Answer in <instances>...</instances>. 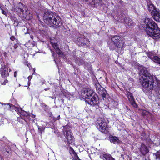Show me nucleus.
Segmentation results:
<instances>
[{
  "label": "nucleus",
  "instance_id": "f257e3e1",
  "mask_svg": "<svg viewBox=\"0 0 160 160\" xmlns=\"http://www.w3.org/2000/svg\"><path fill=\"white\" fill-rule=\"evenodd\" d=\"M143 28L147 34L153 39L160 38V30L155 22L148 18H145Z\"/></svg>",
  "mask_w": 160,
  "mask_h": 160
},
{
  "label": "nucleus",
  "instance_id": "f03ea898",
  "mask_svg": "<svg viewBox=\"0 0 160 160\" xmlns=\"http://www.w3.org/2000/svg\"><path fill=\"white\" fill-rule=\"evenodd\" d=\"M41 16L43 17L44 22L48 25L52 26L54 25L58 27L62 25L61 18L54 12L44 11Z\"/></svg>",
  "mask_w": 160,
  "mask_h": 160
},
{
  "label": "nucleus",
  "instance_id": "7ed1b4c3",
  "mask_svg": "<svg viewBox=\"0 0 160 160\" xmlns=\"http://www.w3.org/2000/svg\"><path fill=\"white\" fill-rule=\"evenodd\" d=\"M143 80L141 84L142 90L146 94L151 93L153 88V84L155 77H151Z\"/></svg>",
  "mask_w": 160,
  "mask_h": 160
},
{
  "label": "nucleus",
  "instance_id": "20e7f679",
  "mask_svg": "<svg viewBox=\"0 0 160 160\" xmlns=\"http://www.w3.org/2000/svg\"><path fill=\"white\" fill-rule=\"evenodd\" d=\"M111 41L113 43V44L108 43L110 49L111 50H114L115 47L118 48L122 49L125 47V44L124 42L120 39V37L119 36L115 35L112 37Z\"/></svg>",
  "mask_w": 160,
  "mask_h": 160
},
{
  "label": "nucleus",
  "instance_id": "39448f33",
  "mask_svg": "<svg viewBox=\"0 0 160 160\" xmlns=\"http://www.w3.org/2000/svg\"><path fill=\"white\" fill-rule=\"evenodd\" d=\"M63 133L67 139L68 143L69 144H72L73 142L74 138L71 132L70 128L68 125L63 126Z\"/></svg>",
  "mask_w": 160,
  "mask_h": 160
},
{
  "label": "nucleus",
  "instance_id": "423d86ee",
  "mask_svg": "<svg viewBox=\"0 0 160 160\" xmlns=\"http://www.w3.org/2000/svg\"><path fill=\"white\" fill-rule=\"evenodd\" d=\"M97 128L103 133L107 132V123L103 118H99L96 123Z\"/></svg>",
  "mask_w": 160,
  "mask_h": 160
},
{
  "label": "nucleus",
  "instance_id": "0eeeda50",
  "mask_svg": "<svg viewBox=\"0 0 160 160\" xmlns=\"http://www.w3.org/2000/svg\"><path fill=\"white\" fill-rule=\"evenodd\" d=\"M81 93L83 97L85 98V101L86 99H88L90 98L96 94L92 89L89 88H84L82 91Z\"/></svg>",
  "mask_w": 160,
  "mask_h": 160
},
{
  "label": "nucleus",
  "instance_id": "6e6552de",
  "mask_svg": "<svg viewBox=\"0 0 160 160\" xmlns=\"http://www.w3.org/2000/svg\"><path fill=\"white\" fill-rule=\"evenodd\" d=\"M99 102V98L96 94L93 96L91 98H90L89 99H86V102H87L88 104L92 106H98Z\"/></svg>",
  "mask_w": 160,
  "mask_h": 160
},
{
  "label": "nucleus",
  "instance_id": "1a4fd4ad",
  "mask_svg": "<svg viewBox=\"0 0 160 160\" xmlns=\"http://www.w3.org/2000/svg\"><path fill=\"white\" fill-rule=\"evenodd\" d=\"M95 86L97 92L100 95H101L103 98H106L108 96L106 91L103 88L101 87L99 84H96Z\"/></svg>",
  "mask_w": 160,
  "mask_h": 160
},
{
  "label": "nucleus",
  "instance_id": "9d476101",
  "mask_svg": "<svg viewBox=\"0 0 160 160\" xmlns=\"http://www.w3.org/2000/svg\"><path fill=\"white\" fill-rule=\"evenodd\" d=\"M148 56L152 61L160 64V58L156 56V53L154 51L149 52L148 53Z\"/></svg>",
  "mask_w": 160,
  "mask_h": 160
},
{
  "label": "nucleus",
  "instance_id": "9b49d317",
  "mask_svg": "<svg viewBox=\"0 0 160 160\" xmlns=\"http://www.w3.org/2000/svg\"><path fill=\"white\" fill-rule=\"evenodd\" d=\"M139 74L143 79L147 78L148 77L149 78L150 76L154 77L148 73L147 68H142L140 70Z\"/></svg>",
  "mask_w": 160,
  "mask_h": 160
},
{
  "label": "nucleus",
  "instance_id": "f8f14e48",
  "mask_svg": "<svg viewBox=\"0 0 160 160\" xmlns=\"http://www.w3.org/2000/svg\"><path fill=\"white\" fill-rule=\"evenodd\" d=\"M127 96L131 104L134 108L137 107V105L135 102L132 94L129 92H127Z\"/></svg>",
  "mask_w": 160,
  "mask_h": 160
},
{
  "label": "nucleus",
  "instance_id": "ddd939ff",
  "mask_svg": "<svg viewBox=\"0 0 160 160\" xmlns=\"http://www.w3.org/2000/svg\"><path fill=\"white\" fill-rule=\"evenodd\" d=\"M88 40L85 39L84 37H79L76 41V44L79 46H83L86 45L85 42Z\"/></svg>",
  "mask_w": 160,
  "mask_h": 160
},
{
  "label": "nucleus",
  "instance_id": "4468645a",
  "mask_svg": "<svg viewBox=\"0 0 160 160\" xmlns=\"http://www.w3.org/2000/svg\"><path fill=\"white\" fill-rule=\"evenodd\" d=\"M153 18L156 21L160 22V12L159 11H150Z\"/></svg>",
  "mask_w": 160,
  "mask_h": 160
},
{
  "label": "nucleus",
  "instance_id": "2eb2a0df",
  "mask_svg": "<svg viewBox=\"0 0 160 160\" xmlns=\"http://www.w3.org/2000/svg\"><path fill=\"white\" fill-rule=\"evenodd\" d=\"M1 76L3 78H7L9 75L8 68L7 66H3L0 69Z\"/></svg>",
  "mask_w": 160,
  "mask_h": 160
},
{
  "label": "nucleus",
  "instance_id": "dca6fc26",
  "mask_svg": "<svg viewBox=\"0 0 160 160\" xmlns=\"http://www.w3.org/2000/svg\"><path fill=\"white\" fill-rule=\"evenodd\" d=\"M140 151L142 154L143 155H146L149 152L147 147L144 144H142L141 145Z\"/></svg>",
  "mask_w": 160,
  "mask_h": 160
},
{
  "label": "nucleus",
  "instance_id": "f3484780",
  "mask_svg": "<svg viewBox=\"0 0 160 160\" xmlns=\"http://www.w3.org/2000/svg\"><path fill=\"white\" fill-rule=\"evenodd\" d=\"M109 139L111 142L114 144H119L120 142L118 138L114 136H110Z\"/></svg>",
  "mask_w": 160,
  "mask_h": 160
},
{
  "label": "nucleus",
  "instance_id": "a211bd4d",
  "mask_svg": "<svg viewBox=\"0 0 160 160\" xmlns=\"http://www.w3.org/2000/svg\"><path fill=\"white\" fill-rule=\"evenodd\" d=\"M100 158L103 160H115L110 154H104L101 156Z\"/></svg>",
  "mask_w": 160,
  "mask_h": 160
},
{
  "label": "nucleus",
  "instance_id": "6ab92c4d",
  "mask_svg": "<svg viewBox=\"0 0 160 160\" xmlns=\"http://www.w3.org/2000/svg\"><path fill=\"white\" fill-rule=\"evenodd\" d=\"M123 19H124V21L126 24L129 26L132 25L133 22L130 18L128 17H127L125 18H124Z\"/></svg>",
  "mask_w": 160,
  "mask_h": 160
},
{
  "label": "nucleus",
  "instance_id": "aec40b11",
  "mask_svg": "<svg viewBox=\"0 0 160 160\" xmlns=\"http://www.w3.org/2000/svg\"><path fill=\"white\" fill-rule=\"evenodd\" d=\"M17 110L21 116L26 117L28 116V112L22 110L21 108H17Z\"/></svg>",
  "mask_w": 160,
  "mask_h": 160
},
{
  "label": "nucleus",
  "instance_id": "412c9836",
  "mask_svg": "<svg viewBox=\"0 0 160 160\" xmlns=\"http://www.w3.org/2000/svg\"><path fill=\"white\" fill-rule=\"evenodd\" d=\"M148 6V10H156L155 7L152 3H147Z\"/></svg>",
  "mask_w": 160,
  "mask_h": 160
},
{
  "label": "nucleus",
  "instance_id": "4be33fe9",
  "mask_svg": "<svg viewBox=\"0 0 160 160\" xmlns=\"http://www.w3.org/2000/svg\"><path fill=\"white\" fill-rule=\"evenodd\" d=\"M17 8L20 10H23V9L26 10V8H24V5L21 2L19 3L17 5Z\"/></svg>",
  "mask_w": 160,
  "mask_h": 160
},
{
  "label": "nucleus",
  "instance_id": "5701e85b",
  "mask_svg": "<svg viewBox=\"0 0 160 160\" xmlns=\"http://www.w3.org/2000/svg\"><path fill=\"white\" fill-rule=\"evenodd\" d=\"M4 104V103H2V104ZM4 105L7 104V105H8V108L9 109H10L11 108H12L14 109L15 108L16 111H18L17 110V108H16L15 107V106L14 105H12V104H11L10 103H7V104L4 103ZM17 112H18H18L19 113V112H18V111H17Z\"/></svg>",
  "mask_w": 160,
  "mask_h": 160
},
{
  "label": "nucleus",
  "instance_id": "b1692460",
  "mask_svg": "<svg viewBox=\"0 0 160 160\" xmlns=\"http://www.w3.org/2000/svg\"><path fill=\"white\" fill-rule=\"evenodd\" d=\"M156 157V159H158V160H160V151H158L156 153H154Z\"/></svg>",
  "mask_w": 160,
  "mask_h": 160
},
{
  "label": "nucleus",
  "instance_id": "393cba45",
  "mask_svg": "<svg viewBox=\"0 0 160 160\" xmlns=\"http://www.w3.org/2000/svg\"><path fill=\"white\" fill-rule=\"evenodd\" d=\"M38 129L39 132L40 134H42V132L44 131L45 129V128L43 127L39 126H38Z\"/></svg>",
  "mask_w": 160,
  "mask_h": 160
},
{
  "label": "nucleus",
  "instance_id": "a878e982",
  "mask_svg": "<svg viewBox=\"0 0 160 160\" xmlns=\"http://www.w3.org/2000/svg\"><path fill=\"white\" fill-rule=\"evenodd\" d=\"M56 52L60 56L62 57L63 56V53L59 49H58V50H57V51Z\"/></svg>",
  "mask_w": 160,
  "mask_h": 160
},
{
  "label": "nucleus",
  "instance_id": "bb28decb",
  "mask_svg": "<svg viewBox=\"0 0 160 160\" xmlns=\"http://www.w3.org/2000/svg\"><path fill=\"white\" fill-rule=\"evenodd\" d=\"M120 11V13H121V10L119 11ZM125 16V14H123L122 12H121V14L119 15V18L120 20H122L124 18V16Z\"/></svg>",
  "mask_w": 160,
  "mask_h": 160
},
{
  "label": "nucleus",
  "instance_id": "cd10ccee",
  "mask_svg": "<svg viewBox=\"0 0 160 160\" xmlns=\"http://www.w3.org/2000/svg\"><path fill=\"white\" fill-rule=\"evenodd\" d=\"M120 11V13H121V10L119 11ZM125 16V14H123L122 12H121V14L119 15V18L120 20H122L124 18V16Z\"/></svg>",
  "mask_w": 160,
  "mask_h": 160
},
{
  "label": "nucleus",
  "instance_id": "c85d7f7f",
  "mask_svg": "<svg viewBox=\"0 0 160 160\" xmlns=\"http://www.w3.org/2000/svg\"><path fill=\"white\" fill-rule=\"evenodd\" d=\"M120 11V13H121V10L119 11ZM125 16V14H123L122 12H121V14L119 15V18L120 20H122L124 18V16Z\"/></svg>",
  "mask_w": 160,
  "mask_h": 160
},
{
  "label": "nucleus",
  "instance_id": "c756f323",
  "mask_svg": "<svg viewBox=\"0 0 160 160\" xmlns=\"http://www.w3.org/2000/svg\"><path fill=\"white\" fill-rule=\"evenodd\" d=\"M52 46L56 50V51H57V50H58V49H59V48L58 47L57 44L56 43H54L52 44Z\"/></svg>",
  "mask_w": 160,
  "mask_h": 160
},
{
  "label": "nucleus",
  "instance_id": "7c9ffc66",
  "mask_svg": "<svg viewBox=\"0 0 160 160\" xmlns=\"http://www.w3.org/2000/svg\"><path fill=\"white\" fill-rule=\"evenodd\" d=\"M8 11H2V13L6 16L9 17V15L8 14Z\"/></svg>",
  "mask_w": 160,
  "mask_h": 160
},
{
  "label": "nucleus",
  "instance_id": "2f4dec72",
  "mask_svg": "<svg viewBox=\"0 0 160 160\" xmlns=\"http://www.w3.org/2000/svg\"><path fill=\"white\" fill-rule=\"evenodd\" d=\"M118 2L122 6H125V3H124L123 1H122L121 0H118Z\"/></svg>",
  "mask_w": 160,
  "mask_h": 160
},
{
  "label": "nucleus",
  "instance_id": "473e14b6",
  "mask_svg": "<svg viewBox=\"0 0 160 160\" xmlns=\"http://www.w3.org/2000/svg\"><path fill=\"white\" fill-rule=\"evenodd\" d=\"M41 104L42 105V107H47V105L44 103L42 102L41 103Z\"/></svg>",
  "mask_w": 160,
  "mask_h": 160
},
{
  "label": "nucleus",
  "instance_id": "72a5a7b5",
  "mask_svg": "<svg viewBox=\"0 0 160 160\" xmlns=\"http://www.w3.org/2000/svg\"><path fill=\"white\" fill-rule=\"evenodd\" d=\"M15 39V38L14 36H12L10 38V39L12 41H14Z\"/></svg>",
  "mask_w": 160,
  "mask_h": 160
},
{
  "label": "nucleus",
  "instance_id": "f704fd0d",
  "mask_svg": "<svg viewBox=\"0 0 160 160\" xmlns=\"http://www.w3.org/2000/svg\"><path fill=\"white\" fill-rule=\"evenodd\" d=\"M13 47H14V48H15V49H16L18 48V45L17 44H15L14 45V46H13Z\"/></svg>",
  "mask_w": 160,
  "mask_h": 160
},
{
  "label": "nucleus",
  "instance_id": "c9c22d12",
  "mask_svg": "<svg viewBox=\"0 0 160 160\" xmlns=\"http://www.w3.org/2000/svg\"><path fill=\"white\" fill-rule=\"evenodd\" d=\"M14 75L15 77H16L17 75V72L16 71H15L14 73Z\"/></svg>",
  "mask_w": 160,
  "mask_h": 160
},
{
  "label": "nucleus",
  "instance_id": "e433bc0d",
  "mask_svg": "<svg viewBox=\"0 0 160 160\" xmlns=\"http://www.w3.org/2000/svg\"><path fill=\"white\" fill-rule=\"evenodd\" d=\"M0 160H3L2 157L0 155Z\"/></svg>",
  "mask_w": 160,
  "mask_h": 160
},
{
  "label": "nucleus",
  "instance_id": "4c0bfd02",
  "mask_svg": "<svg viewBox=\"0 0 160 160\" xmlns=\"http://www.w3.org/2000/svg\"><path fill=\"white\" fill-rule=\"evenodd\" d=\"M49 90V88H45L44 89V90L45 91Z\"/></svg>",
  "mask_w": 160,
  "mask_h": 160
},
{
  "label": "nucleus",
  "instance_id": "58836bf2",
  "mask_svg": "<svg viewBox=\"0 0 160 160\" xmlns=\"http://www.w3.org/2000/svg\"><path fill=\"white\" fill-rule=\"evenodd\" d=\"M32 78V77L31 76H29L28 77V79L29 80L30 79H31V78Z\"/></svg>",
  "mask_w": 160,
  "mask_h": 160
},
{
  "label": "nucleus",
  "instance_id": "ea45409f",
  "mask_svg": "<svg viewBox=\"0 0 160 160\" xmlns=\"http://www.w3.org/2000/svg\"><path fill=\"white\" fill-rule=\"evenodd\" d=\"M60 118V116L59 115L58 117L57 118V119L58 120Z\"/></svg>",
  "mask_w": 160,
  "mask_h": 160
},
{
  "label": "nucleus",
  "instance_id": "a19ab883",
  "mask_svg": "<svg viewBox=\"0 0 160 160\" xmlns=\"http://www.w3.org/2000/svg\"><path fill=\"white\" fill-rule=\"evenodd\" d=\"M159 95V92H158V93L157 94V96H158Z\"/></svg>",
  "mask_w": 160,
  "mask_h": 160
},
{
  "label": "nucleus",
  "instance_id": "79ce46f5",
  "mask_svg": "<svg viewBox=\"0 0 160 160\" xmlns=\"http://www.w3.org/2000/svg\"><path fill=\"white\" fill-rule=\"evenodd\" d=\"M61 100L62 101V102H64V100L63 99H61Z\"/></svg>",
  "mask_w": 160,
  "mask_h": 160
},
{
  "label": "nucleus",
  "instance_id": "37998d69",
  "mask_svg": "<svg viewBox=\"0 0 160 160\" xmlns=\"http://www.w3.org/2000/svg\"><path fill=\"white\" fill-rule=\"evenodd\" d=\"M5 81H6V82L8 81V80L7 79H6L5 80Z\"/></svg>",
  "mask_w": 160,
  "mask_h": 160
},
{
  "label": "nucleus",
  "instance_id": "c03bdc74",
  "mask_svg": "<svg viewBox=\"0 0 160 160\" xmlns=\"http://www.w3.org/2000/svg\"><path fill=\"white\" fill-rule=\"evenodd\" d=\"M54 54L53 53H52V56H54Z\"/></svg>",
  "mask_w": 160,
  "mask_h": 160
},
{
  "label": "nucleus",
  "instance_id": "a18cd8bd",
  "mask_svg": "<svg viewBox=\"0 0 160 160\" xmlns=\"http://www.w3.org/2000/svg\"><path fill=\"white\" fill-rule=\"evenodd\" d=\"M20 11L22 12H22V11L21 10Z\"/></svg>",
  "mask_w": 160,
  "mask_h": 160
},
{
  "label": "nucleus",
  "instance_id": "49530a36",
  "mask_svg": "<svg viewBox=\"0 0 160 160\" xmlns=\"http://www.w3.org/2000/svg\"><path fill=\"white\" fill-rule=\"evenodd\" d=\"M54 61H55L56 63V61H55V59L54 60Z\"/></svg>",
  "mask_w": 160,
  "mask_h": 160
},
{
  "label": "nucleus",
  "instance_id": "de8ad7c7",
  "mask_svg": "<svg viewBox=\"0 0 160 160\" xmlns=\"http://www.w3.org/2000/svg\"><path fill=\"white\" fill-rule=\"evenodd\" d=\"M34 116H35V115H34V116H33V118H34Z\"/></svg>",
  "mask_w": 160,
  "mask_h": 160
},
{
  "label": "nucleus",
  "instance_id": "09e8293b",
  "mask_svg": "<svg viewBox=\"0 0 160 160\" xmlns=\"http://www.w3.org/2000/svg\"><path fill=\"white\" fill-rule=\"evenodd\" d=\"M34 116H35V115H34V116H33V118H34Z\"/></svg>",
  "mask_w": 160,
  "mask_h": 160
},
{
  "label": "nucleus",
  "instance_id": "8fccbe9b",
  "mask_svg": "<svg viewBox=\"0 0 160 160\" xmlns=\"http://www.w3.org/2000/svg\"><path fill=\"white\" fill-rule=\"evenodd\" d=\"M34 116H35V115H34V116H33V118H34Z\"/></svg>",
  "mask_w": 160,
  "mask_h": 160
},
{
  "label": "nucleus",
  "instance_id": "3c124183",
  "mask_svg": "<svg viewBox=\"0 0 160 160\" xmlns=\"http://www.w3.org/2000/svg\"><path fill=\"white\" fill-rule=\"evenodd\" d=\"M37 16L38 17V15H37Z\"/></svg>",
  "mask_w": 160,
  "mask_h": 160
}]
</instances>
